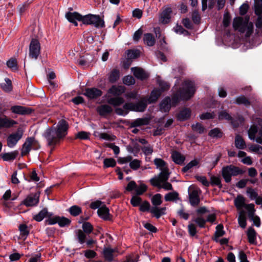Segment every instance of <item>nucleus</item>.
Wrapping results in <instances>:
<instances>
[{"instance_id":"nucleus-1","label":"nucleus","mask_w":262,"mask_h":262,"mask_svg":"<svg viewBox=\"0 0 262 262\" xmlns=\"http://www.w3.org/2000/svg\"><path fill=\"white\" fill-rule=\"evenodd\" d=\"M68 129V123L65 120L62 119L58 121L56 126L47 128L43 136L46 139L48 145L54 146L59 144L66 137Z\"/></svg>"},{"instance_id":"nucleus-2","label":"nucleus","mask_w":262,"mask_h":262,"mask_svg":"<svg viewBox=\"0 0 262 262\" xmlns=\"http://www.w3.org/2000/svg\"><path fill=\"white\" fill-rule=\"evenodd\" d=\"M147 105V99L145 98H142L137 103L128 102L125 103L122 108H116L115 112L117 115L121 116H125L128 111L143 112L145 110Z\"/></svg>"},{"instance_id":"nucleus-3","label":"nucleus","mask_w":262,"mask_h":262,"mask_svg":"<svg viewBox=\"0 0 262 262\" xmlns=\"http://www.w3.org/2000/svg\"><path fill=\"white\" fill-rule=\"evenodd\" d=\"M234 204L238 210L243 208L248 211L249 217L253 222L254 225L259 227L260 225V219L258 216L255 215V210L253 204H247L245 198H236L234 200Z\"/></svg>"},{"instance_id":"nucleus-4","label":"nucleus","mask_w":262,"mask_h":262,"mask_svg":"<svg viewBox=\"0 0 262 262\" xmlns=\"http://www.w3.org/2000/svg\"><path fill=\"white\" fill-rule=\"evenodd\" d=\"M233 27L242 33H245L246 37H249L253 31V25L249 22V17L245 18L240 17L235 18L233 21Z\"/></svg>"},{"instance_id":"nucleus-5","label":"nucleus","mask_w":262,"mask_h":262,"mask_svg":"<svg viewBox=\"0 0 262 262\" xmlns=\"http://www.w3.org/2000/svg\"><path fill=\"white\" fill-rule=\"evenodd\" d=\"M195 92V87L193 81L185 80L181 88L178 91V95L180 99L187 100L191 98Z\"/></svg>"},{"instance_id":"nucleus-6","label":"nucleus","mask_w":262,"mask_h":262,"mask_svg":"<svg viewBox=\"0 0 262 262\" xmlns=\"http://www.w3.org/2000/svg\"><path fill=\"white\" fill-rule=\"evenodd\" d=\"M257 122L260 127L257 128L256 126L252 125L248 130L249 138L251 140H255L259 144L262 143V120L257 119Z\"/></svg>"},{"instance_id":"nucleus-7","label":"nucleus","mask_w":262,"mask_h":262,"mask_svg":"<svg viewBox=\"0 0 262 262\" xmlns=\"http://www.w3.org/2000/svg\"><path fill=\"white\" fill-rule=\"evenodd\" d=\"M241 173L242 171L232 165L224 166L222 169V176L226 183H229L231 181L232 176H236Z\"/></svg>"},{"instance_id":"nucleus-8","label":"nucleus","mask_w":262,"mask_h":262,"mask_svg":"<svg viewBox=\"0 0 262 262\" xmlns=\"http://www.w3.org/2000/svg\"><path fill=\"white\" fill-rule=\"evenodd\" d=\"M82 22L85 25H93L96 28H103L104 22L99 15L89 14L82 16Z\"/></svg>"},{"instance_id":"nucleus-9","label":"nucleus","mask_w":262,"mask_h":262,"mask_svg":"<svg viewBox=\"0 0 262 262\" xmlns=\"http://www.w3.org/2000/svg\"><path fill=\"white\" fill-rule=\"evenodd\" d=\"M40 53V45L36 39H32L29 45V56L33 59H37Z\"/></svg>"},{"instance_id":"nucleus-10","label":"nucleus","mask_w":262,"mask_h":262,"mask_svg":"<svg viewBox=\"0 0 262 262\" xmlns=\"http://www.w3.org/2000/svg\"><path fill=\"white\" fill-rule=\"evenodd\" d=\"M169 175V170L161 171L158 176L150 179V183L154 186L161 187L162 183L168 180Z\"/></svg>"},{"instance_id":"nucleus-11","label":"nucleus","mask_w":262,"mask_h":262,"mask_svg":"<svg viewBox=\"0 0 262 262\" xmlns=\"http://www.w3.org/2000/svg\"><path fill=\"white\" fill-rule=\"evenodd\" d=\"M147 189V186L142 183L137 184L135 181H130L127 184V191H134L137 195H142Z\"/></svg>"},{"instance_id":"nucleus-12","label":"nucleus","mask_w":262,"mask_h":262,"mask_svg":"<svg viewBox=\"0 0 262 262\" xmlns=\"http://www.w3.org/2000/svg\"><path fill=\"white\" fill-rule=\"evenodd\" d=\"M23 132L18 130L16 133L10 135L7 138V145L9 147H13L21 138Z\"/></svg>"},{"instance_id":"nucleus-13","label":"nucleus","mask_w":262,"mask_h":262,"mask_svg":"<svg viewBox=\"0 0 262 262\" xmlns=\"http://www.w3.org/2000/svg\"><path fill=\"white\" fill-rule=\"evenodd\" d=\"M89 99H96L102 95V91L95 88L86 89L83 94Z\"/></svg>"},{"instance_id":"nucleus-14","label":"nucleus","mask_w":262,"mask_h":262,"mask_svg":"<svg viewBox=\"0 0 262 262\" xmlns=\"http://www.w3.org/2000/svg\"><path fill=\"white\" fill-rule=\"evenodd\" d=\"M66 17L70 23L77 26L78 25L77 21H82V16L76 12H69L66 13Z\"/></svg>"},{"instance_id":"nucleus-15","label":"nucleus","mask_w":262,"mask_h":262,"mask_svg":"<svg viewBox=\"0 0 262 262\" xmlns=\"http://www.w3.org/2000/svg\"><path fill=\"white\" fill-rule=\"evenodd\" d=\"M35 143V139L33 137L28 138L24 143L21 149V155L23 156L27 155L32 149V145Z\"/></svg>"},{"instance_id":"nucleus-16","label":"nucleus","mask_w":262,"mask_h":262,"mask_svg":"<svg viewBox=\"0 0 262 262\" xmlns=\"http://www.w3.org/2000/svg\"><path fill=\"white\" fill-rule=\"evenodd\" d=\"M125 88L122 85H113L108 90V94L119 97L125 92Z\"/></svg>"},{"instance_id":"nucleus-17","label":"nucleus","mask_w":262,"mask_h":262,"mask_svg":"<svg viewBox=\"0 0 262 262\" xmlns=\"http://www.w3.org/2000/svg\"><path fill=\"white\" fill-rule=\"evenodd\" d=\"M16 123L15 121L9 119L6 116L3 118L0 117V129L11 127Z\"/></svg>"},{"instance_id":"nucleus-18","label":"nucleus","mask_w":262,"mask_h":262,"mask_svg":"<svg viewBox=\"0 0 262 262\" xmlns=\"http://www.w3.org/2000/svg\"><path fill=\"white\" fill-rule=\"evenodd\" d=\"M150 122V118L148 117H145L142 118H138L133 120L130 125L132 127H135L137 126H140L142 125H145L149 124Z\"/></svg>"},{"instance_id":"nucleus-19","label":"nucleus","mask_w":262,"mask_h":262,"mask_svg":"<svg viewBox=\"0 0 262 262\" xmlns=\"http://www.w3.org/2000/svg\"><path fill=\"white\" fill-rule=\"evenodd\" d=\"M132 72L133 73L134 75L138 79L143 80L148 77V74L145 71L139 68H132L131 69Z\"/></svg>"},{"instance_id":"nucleus-20","label":"nucleus","mask_w":262,"mask_h":262,"mask_svg":"<svg viewBox=\"0 0 262 262\" xmlns=\"http://www.w3.org/2000/svg\"><path fill=\"white\" fill-rule=\"evenodd\" d=\"M113 108L108 104H102L97 108V111L101 116H105L113 112Z\"/></svg>"},{"instance_id":"nucleus-21","label":"nucleus","mask_w":262,"mask_h":262,"mask_svg":"<svg viewBox=\"0 0 262 262\" xmlns=\"http://www.w3.org/2000/svg\"><path fill=\"white\" fill-rule=\"evenodd\" d=\"M171 12V9L170 8L163 10L160 15V21L162 23L167 24L169 21Z\"/></svg>"},{"instance_id":"nucleus-22","label":"nucleus","mask_w":262,"mask_h":262,"mask_svg":"<svg viewBox=\"0 0 262 262\" xmlns=\"http://www.w3.org/2000/svg\"><path fill=\"white\" fill-rule=\"evenodd\" d=\"M154 162L157 168L159 169L161 171L169 170L166 163L162 159L156 158Z\"/></svg>"},{"instance_id":"nucleus-23","label":"nucleus","mask_w":262,"mask_h":262,"mask_svg":"<svg viewBox=\"0 0 262 262\" xmlns=\"http://www.w3.org/2000/svg\"><path fill=\"white\" fill-rule=\"evenodd\" d=\"M107 102L109 104L112 105L114 107H117L123 104L124 100L122 97H114L108 98Z\"/></svg>"},{"instance_id":"nucleus-24","label":"nucleus","mask_w":262,"mask_h":262,"mask_svg":"<svg viewBox=\"0 0 262 262\" xmlns=\"http://www.w3.org/2000/svg\"><path fill=\"white\" fill-rule=\"evenodd\" d=\"M115 251V249L111 248H104L103 254L105 259L108 262H111L113 260V253Z\"/></svg>"},{"instance_id":"nucleus-25","label":"nucleus","mask_w":262,"mask_h":262,"mask_svg":"<svg viewBox=\"0 0 262 262\" xmlns=\"http://www.w3.org/2000/svg\"><path fill=\"white\" fill-rule=\"evenodd\" d=\"M143 40L144 43L149 47L153 46L156 41L154 36L151 33L144 34Z\"/></svg>"},{"instance_id":"nucleus-26","label":"nucleus","mask_w":262,"mask_h":262,"mask_svg":"<svg viewBox=\"0 0 262 262\" xmlns=\"http://www.w3.org/2000/svg\"><path fill=\"white\" fill-rule=\"evenodd\" d=\"M97 212L98 215L102 219L105 220H109V210L105 205H102L99 208Z\"/></svg>"},{"instance_id":"nucleus-27","label":"nucleus","mask_w":262,"mask_h":262,"mask_svg":"<svg viewBox=\"0 0 262 262\" xmlns=\"http://www.w3.org/2000/svg\"><path fill=\"white\" fill-rule=\"evenodd\" d=\"M11 110L13 113L15 114L20 115L27 114L30 113L27 108L19 105H15L12 106L11 108Z\"/></svg>"},{"instance_id":"nucleus-28","label":"nucleus","mask_w":262,"mask_h":262,"mask_svg":"<svg viewBox=\"0 0 262 262\" xmlns=\"http://www.w3.org/2000/svg\"><path fill=\"white\" fill-rule=\"evenodd\" d=\"M191 114V111L189 108H184L181 111L178 115V119L180 121H184L188 119Z\"/></svg>"},{"instance_id":"nucleus-29","label":"nucleus","mask_w":262,"mask_h":262,"mask_svg":"<svg viewBox=\"0 0 262 262\" xmlns=\"http://www.w3.org/2000/svg\"><path fill=\"white\" fill-rule=\"evenodd\" d=\"M173 161L177 164H182L185 160V157L178 151H173L171 154Z\"/></svg>"},{"instance_id":"nucleus-30","label":"nucleus","mask_w":262,"mask_h":262,"mask_svg":"<svg viewBox=\"0 0 262 262\" xmlns=\"http://www.w3.org/2000/svg\"><path fill=\"white\" fill-rule=\"evenodd\" d=\"M166 208H158L154 207L150 209V212L153 214L156 218H159L161 215L165 214Z\"/></svg>"},{"instance_id":"nucleus-31","label":"nucleus","mask_w":262,"mask_h":262,"mask_svg":"<svg viewBox=\"0 0 262 262\" xmlns=\"http://www.w3.org/2000/svg\"><path fill=\"white\" fill-rule=\"evenodd\" d=\"M49 213L47 208H43L38 214L33 216V219L37 222H40L45 217H48Z\"/></svg>"},{"instance_id":"nucleus-32","label":"nucleus","mask_w":262,"mask_h":262,"mask_svg":"<svg viewBox=\"0 0 262 262\" xmlns=\"http://www.w3.org/2000/svg\"><path fill=\"white\" fill-rule=\"evenodd\" d=\"M189 196H199L201 194V191L199 188L195 185H191L188 188Z\"/></svg>"},{"instance_id":"nucleus-33","label":"nucleus","mask_w":262,"mask_h":262,"mask_svg":"<svg viewBox=\"0 0 262 262\" xmlns=\"http://www.w3.org/2000/svg\"><path fill=\"white\" fill-rule=\"evenodd\" d=\"M239 210L238 222L242 228H245L247 225L245 212L244 210H242V209Z\"/></svg>"},{"instance_id":"nucleus-34","label":"nucleus","mask_w":262,"mask_h":262,"mask_svg":"<svg viewBox=\"0 0 262 262\" xmlns=\"http://www.w3.org/2000/svg\"><path fill=\"white\" fill-rule=\"evenodd\" d=\"M169 98H166L164 99L160 103V107L161 111L164 112H167L170 108Z\"/></svg>"},{"instance_id":"nucleus-35","label":"nucleus","mask_w":262,"mask_h":262,"mask_svg":"<svg viewBox=\"0 0 262 262\" xmlns=\"http://www.w3.org/2000/svg\"><path fill=\"white\" fill-rule=\"evenodd\" d=\"M2 89L6 92H9L12 90V82L8 78L5 79V82L1 83Z\"/></svg>"},{"instance_id":"nucleus-36","label":"nucleus","mask_w":262,"mask_h":262,"mask_svg":"<svg viewBox=\"0 0 262 262\" xmlns=\"http://www.w3.org/2000/svg\"><path fill=\"white\" fill-rule=\"evenodd\" d=\"M235 146L238 149H244L246 146L245 142L239 135H237L235 137Z\"/></svg>"},{"instance_id":"nucleus-37","label":"nucleus","mask_w":262,"mask_h":262,"mask_svg":"<svg viewBox=\"0 0 262 262\" xmlns=\"http://www.w3.org/2000/svg\"><path fill=\"white\" fill-rule=\"evenodd\" d=\"M247 236L249 242L250 244H254L256 239V232L253 228H249L247 231Z\"/></svg>"},{"instance_id":"nucleus-38","label":"nucleus","mask_w":262,"mask_h":262,"mask_svg":"<svg viewBox=\"0 0 262 262\" xmlns=\"http://www.w3.org/2000/svg\"><path fill=\"white\" fill-rule=\"evenodd\" d=\"M224 234H225V232L223 230V225H221V224L218 225L216 227V231L215 232V235H214V240L216 242L218 243L219 238L220 237H221L223 235H224Z\"/></svg>"},{"instance_id":"nucleus-39","label":"nucleus","mask_w":262,"mask_h":262,"mask_svg":"<svg viewBox=\"0 0 262 262\" xmlns=\"http://www.w3.org/2000/svg\"><path fill=\"white\" fill-rule=\"evenodd\" d=\"M119 71L117 69H113L110 73L108 80L111 82H116L119 78Z\"/></svg>"},{"instance_id":"nucleus-40","label":"nucleus","mask_w":262,"mask_h":262,"mask_svg":"<svg viewBox=\"0 0 262 262\" xmlns=\"http://www.w3.org/2000/svg\"><path fill=\"white\" fill-rule=\"evenodd\" d=\"M161 94V91L160 90L155 89L150 94V96L148 99V101L149 103H152L156 101L159 97Z\"/></svg>"},{"instance_id":"nucleus-41","label":"nucleus","mask_w":262,"mask_h":262,"mask_svg":"<svg viewBox=\"0 0 262 262\" xmlns=\"http://www.w3.org/2000/svg\"><path fill=\"white\" fill-rule=\"evenodd\" d=\"M235 103L237 104H244L246 106H249L251 104L249 100L243 95L237 97Z\"/></svg>"},{"instance_id":"nucleus-42","label":"nucleus","mask_w":262,"mask_h":262,"mask_svg":"<svg viewBox=\"0 0 262 262\" xmlns=\"http://www.w3.org/2000/svg\"><path fill=\"white\" fill-rule=\"evenodd\" d=\"M19 230L20 231V238L25 239L29 234L27 226L24 224L20 225L19 226Z\"/></svg>"},{"instance_id":"nucleus-43","label":"nucleus","mask_w":262,"mask_h":262,"mask_svg":"<svg viewBox=\"0 0 262 262\" xmlns=\"http://www.w3.org/2000/svg\"><path fill=\"white\" fill-rule=\"evenodd\" d=\"M38 198H26L24 201V204L27 206H33L38 203Z\"/></svg>"},{"instance_id":"nucleus-44","label":"nucleus","mask_w":262,"mask_h":262,"mask_svg":"<svg viewBox=\"0 0 262 262\" xmlns=\"http://www.w3.org/2000/svg\"><path fill=\"white\" fill-rule=\"evenodd\" d=\"M7 65L13 71H16L18 70V66L17 61L14 58H10L7 62Z\"/></svg>"},{"instance_id":"nucleus-45","label":"nucleus","mask_w":262,"mask_h":262,"mask_svg":"<svg viewBox=\"0 0 262 262\" xmlns=\"http://www.w3.org/2000/svg\"><path fill=\"white\" fill-rule=\"evenodd\" d=\"M18 154L17 151L6 153L3 155L2 158L4 161H8L15 159Z\"/></svg>"},{"instance_id":"nucleus-46","label":"nucleus","mask_w":262,"mask_h":262,"mask_svg":"<svg viewBox=\"0 0 262 262\" xmlns=\"http://www.w3.org/2000/svg\"><path fill=\"white\" fill-rule=\"evenodd\" d=\"M103 167L104 168L113 167L115 166L116 162L115 159L113 158H105L103 161Z\"/></svg>"},{"instance_id":"nucleus-47","label":"nucleus","mask_w":262,"mask_h":262,"mask_svg":"<svg viewBox=\"0 0 262 262\" xmlns=\"http://www.w3.org/2000/svg\"><path fill=\"white\" fill-rule=\"evenodd\" d=\"M47 217L48 219L46 220V222L48 225H54L58 223V216H53L52 213L49 212Z\"/></svg>"},{"instance_id":"nucleus-48","label":"nucleus","mask_w":262,"mask_h":262,"mask_svg":"<svg viewBox=\"0 0 262 262\" xmlns=\"http://www.w3.org/2000/svg\"><path fill=\"white\" fill-rule=\"evenodd\" d=\"M140 52L138 50H128L127 53V57L128 59H135L139 56Z\"/></svg>"},{"instance_id":"nucleus-49","label":"nucleus","mask_w":262,"mask_h":262,"mask_svg":"<svg viewBox=\"0 0 262 262\" xmlns=\"http://www.w3.org/2000/svg\"><path fill=\"white\" fill-rule=\"evenodd\" d=\"M192 130L199 134H203L204 133L205 128L199 123H196L192 125Z\"/></svg>"},{"instance_id":"nucleus-50","label":"nucleus","mask_w":262,"mask_h":262,"mask_svg":"<svg viewBox=\"0 0 262 262\" xmlns=\"http://www.w3.org/2000/svg\"><path fill=\"white\" fill-rule=\"evenodd\" d=\"M78 242L80 244H83L85 242L86 235L85 233L81 230H78L76 232Z\"/></svg>"},{"instance_id":"nucleus-51","label":"nucleus","mask_w":262,"mask_h":262,"mask_svg":"<svg viewBox=\"0 0 262 262\" xmlns=\"http://www.w3.org/2000/svg\"><path fill=\"white\" fill-rule=\"evenodd\" d=\"M209 135L213 138H221L222 136V133L220 129L215 128L209 132Z\"/></svg>"},{"instance_id":"nucleus-52","label":"nucleus","mask_w":262,"mask_h":262,"mask_svg":"<svg viewBox=\"0 0 262 262\" xmlns=\"http://www.w3.org/2000/svg\"><path fill=\"white\" fill-rule=\"evenodd\" d=\"M210 184L212 185H216L219 187H222L221 180L219 177L212 176L210 178Z\"/></svg>"},{"instance_id":"nucleus-53","label":"nucleus","mask_w":262,"mask_h":262,"mask_svg":"<svg viewBox=\"0 0 262 262\" xmlns=\"http://www.w3.org/2000/svg\"><path fill=\"white\" fill-rule=\"evenodd\" d=\"M99 137L101 139L107 141H114L116 139V137L115 136L110 135L105 133H100Z\"/></svg>"},{"instance_id":"nucleus-54","label":"nucleus","mask_w":262,"mask_h":262,"mask_svg":"<svg viewBox=\"0 0 262 262\" xmlns=\"http://www.w3.org/2000/svg\"><path fill=\"white\" fill-rule=\"evenodd\" d=\"M249 149L251 152L262 155V147L259 145H252L249 147Z\"/></svg>"},{"instance_id":"nucleus-55","label":"nucleus","mask_w":262,"mask_h":262,"mask_svg":"<svg viewBox=\"0 0 262 262\" xmlns=\"http://www.w3.org/2000/svg\"><path fill=\"white\" fill-rule=\"evenodd\" d=\"M123 82L126 85H130L135 84V80L132 76L127 75L123 78Z\"/></svg>"},{"instance_id":"nucleus-56","label":"nucleus","mask_w":262,"mask_h":262,"mask_svg":"<svg viewBox=\"0 0 262 262\" xmlns=\"http://www.w3.org/2000/svg\"><path fill=\"white\" fill-rule=\"evenodd\" d=\"M219 119L220 120L225 119L228 121H232L231 116L225 111H222L219 114Z\"/></svg>"},{"instance_id":"nucleus-57","label":"nucleus","mask_w":262,"mask_h":262,"mask_svg":"<svg viewBox=\"0 0 262 262\" xmlns=\"http://www.w3.org/2000/svg\"><path fill=\"white\" fill-rule=\"evenodd\" d=\"M83 232L87 234H90L93 230L92 225L89 222H85L82 226Z\"/></svg>"},{"instance_id":"nucleus-58","label":"nucleus","mask_w":262,"mask_h":262,"mask_svg":"<svg viewBox=\"0 0 262 262\" xmlns=\"http://www.w3.org/2000/svg\"><path fill=\"white\" fill-rule=\"evenodd\" d=\"M70 213L74 215L77 216L81 212V208L77 206H73L69 209Z\"/></svg>"},{"instance_id":"nucleus-59","label":"nucleus","mask_w":262,"mask_h":262,"mask_svg":"<svg viewBox=\"0 0 262 262\" xmlns=\"http://www.w3.org/2000/svg\"><path fill=\"white\" fill-rule=\"evenodd\" d=\"M140 164L141 161L137 159L132 160L131 162L129 163V166L130 168L133 170L138 169L140 167Z\"/></svg>"},{"instance_id":"nucleus-60","label":"nucleus","mask_w":262,"mask_h":262,"mask_svg":"<svg viewBox=\"0 0 262 262\" xmlns=\"http://www.w3.org/2000/svg\"><path fill=\"white\" fill-rule=\"evenodd\" d=\"M58 224L60 227H64L66 225H68L70 224V221L64 217H60L59 216V219L58 220Z\"/></svg>"},{"instance_id":"nucleus-61","label":"nucleus","mask_w":262,"mask_h":262,"mask_svg":"<svg viewBox=\"0 0 262 262\" xmlns=\"http://www.w3.org/2000/svg\"><path fill=\"white\" fill-rule=\"evenodd\" d=\"M150 210V204L146 201H142L140 205V210L142 212L148 211Z\"/></svg>"},{"instance_id":"nucleus-62","label":"nucleus","mask_w":262,"mask_h":262,"mask_svg":"<svg viewBox=\"0 0 262 262\" xmlns=\"http://www.w3.org/2000/svg\"><path fill=\"white\" fill-rule=\"evenodd\" d=\"M141 150L146 156L150 155L153 152V148L150 145L142 147Z\"/></svg>"},{"instance_id":"nucleus-63","label":"nucleus","mask_w":262,"mask_h":262,"mask_svg":"<svg viewBox=\"0 0 262 262\" xmlns=\"http://www.w3.org/2000/svg\"><path fill=\"white\" fill-rule=\"evenodd\" d=\"M193 221L195 223H196L199 227L201 228L204 227L205 223L206 222V220L201 216L197 217L196 218L193 220Z\"/></svg>"},{"instance_id":"nucleus-64","label":"nucleus","mask_w":262,"mask_h":262,"mask_svg":"<svg viewBox=\"0 0 262 262\" xmlns=\"http://www.w3.org/2000/svg\"><path fill=\"white\" fill-rule=\"evenodd\" d=\"M255 26L256 27V33L258 34L259 33V30L262 28V16H258L255 22Z\"/></svg>"}]
</instances>
